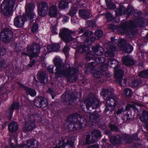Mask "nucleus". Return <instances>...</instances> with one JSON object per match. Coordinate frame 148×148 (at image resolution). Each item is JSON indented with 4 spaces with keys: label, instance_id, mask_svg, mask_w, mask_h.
<instances>
[{
    "label": "nucleus",
    "instance_id": "obj_1",
    "mask_svg": "<svg viewBox=\"0 0 148 148\" xmlns=\"http://www.w3.org/2000/svg\"><path fill=\"white\" fill-rule=\"evenodd\" d=\"M34 6L32 3H29L25 8V14L22 15H18L14 19V24L15 26L18 28L22 27L27 20H29L30 23L35 20L36 15L34 10Z\"/></svg>",
    "mask_w": 148,
    "mask_h": 148
},
{
    "label": "nucleus",
    "instance_id": "obj_2",
    "mask_svg": "<svg viewBox=\"0 0 148 148\" xmlns=\"http://www.w3.org/2000/svg\"><path fill=\"white\" fill-rule=\"evenodd\" d=\"M82 116L77 113H73L67 118L66 123V127L68 131H74L78 129H81L83 122Z\"/></svg>",
    "mask_w": 148,
    "mask_h": 148
},
{
    "label": "nucleus",
    "instance_id": "obj_3",
    "mask_svg": "<svg viewBox=\"0 0 148 148\" xmlns=\"http://www.w3.org/2000/svg\"><path fill=\"white\" fill-rule=\"evenodd\" d=\"M16 0H3L1 5L2 14L4 16H9L13 15Z\"/></svg>",
    "mask_w": 148,
    "mask_h": 148
},
{
    "label": "nucleus",
    "instance_id": "obj_4",
    "mask_svg": "<svg viewBox=\"0 0 148 148\" xmlns=\"http://www.w3.org/2000/svg\"><path fill=\"white\" fill-rule=\"evenodd\" d=\"M87 109L88 110L90 107L93 109L98 108L100 106V100L97 98L93 94L90 93L88 95L87 98L84 101Z\"/></svg>",
    "mask_w": 148,
    "mask_h": 148
},
{
    "label": "nucleus",
    "instance_id": "obj_5",
    "mask_svg": "<svg viewBox=\"0 0 148 148\" xmlns=\"http://www.w3.org/2000/svg\"><path fill=\"white\" fill-rule=\"evenodd\" d=\"M130 21H132V25H129L127 27L128 29V36L130 38H134L137 33V31L135 29L136 28L138 27L139 25L142 26L144 23L145 21L142 19L140 18L138 19L137 21L131 20L127 21V22H130Z\"/></svg>",
    "mask_w": 148,
    "mask_h": 148
},
{
    "label": "nucleus",
    "instance_id": "obj_6",
    "mask_svg": "<svg viewBox=\"0 0 148 148\" xmlns=\"http://www.w3.org/2000/svg\"><path fill=\"white\" fill-rule=\"evenodd\" d=\"M118 98L116 96L112 95L107 99L106 102L104 112L106 114L108 111L110 113L114 110L118 101Z\"/></svg>",
    "mask_w": 148,
    "mask_h": 148
},
{
    "label": "nucleus",
    "instance_id": "obj_7",
    "mask_svg": "<svg viewBox=\"0 0 148 148\" xmlns=\"http://www.w3.org/2000/svg\"><path fill=\"white\" fill-rule=\"evenodd\" d=\"M132 21H130L129 22L127 21H125L124 22L122 23L119 25H116L114 24H110L108 27V29L112 31L115 30H120L122 31L123 33H125L128 36V29L127 27L129 25H132Z\"/></svg>",
    "mask_w": 148,
    "mask_h": 148
},
{
    "label": "nucleus",
    "instance_id": "obj_8",
    "mask_svg": "<svg viewBox=\"0 0 148 148\" xmlns=\"http://www.w3.org/2000/svg\"><path fill=\"white\" fill-rule=\"evenodd\" d=\"M55 66L56 68L55 69L56 72L55 75L57 78L63 76L65 71L62 60L61 59L55 58L53 60Z\"/></svg>",
    "mask_w": 148,
    "mask_h": 148
},
{
    "label": "nucleus",
    "instance_id": "obj_9",
    "mask_svg": "<svg viewBox=\"0 0 148 148\" xmlns=\"http://www.w3.org/2000/svg\"><path fill=\"white\" fill-rule=\"evenodd\" d=\"M116 15L117 16H121L123 14H127L128 17L130 15H135L136 11L134 8L131 6H128L127 8L123 10V7L121 6L115 11Z\"/></svg>",
    "mask_w": 148,
    "mask_h": 148
},
{
    "label": "nucleus",
    "instance_id": "obj_10",
    "mask_svg": "<svg viewBox=\"0 0 148 148\" xmlns=\"http://www.w3.org/2000/svg\"><path fill=\"white\" fill-rule=\"evenodd\" d=\"M72 33L71 31L67 28H64L60 31L59 36L62 40L66 43H69L72 40Z\"/></svg>",
    "mask_w": 148,
    "mask_h": 148
},
{
    "label": "nucleus",
    "instance_id": "obj_11",
    "mask_svg": "<svg viewBox=\"0 0 148 148\" xmlns=\"http://www.w3.org/2000/svg\"><path fill=\"white\" fill-rule=\"evenodd\" d=\"M118 46L121 50L126 53H131L134 49L133 46L130 44L127 43L126 40L123 39L119 40Z\"/></svg>",
    "mask_w": 148,
    "mask_h": 148
},
{
    "label": "nucleus",
    "instance_id": "obj_12",
    "mask_svg": "<svg viewBox=\"0 0 148 148\" xmlns=\"http://www.w3.org/2000/svg\"><path fill=\"white\" fill-rule=\"evenodd\" d=\"M89 47L85 44L80 45L78 50V52L80 53L86 52L85 56V58L86 60L90 61L94 57L95 55L92 53L91 51H89Z\"/></svg>",
    "mask_w": 148,
    "mask_h": 148
},
{
    "label": "nucleus",
    "instance_id": "obj_13",
    "mask_svg": "<svg viewBox=\"0 0 148 148\" xmlns=\"http://www.w3.org/2000/svg\"><path fill=\"white\" fill-rule=\"evenodd\" d=\"M12 32L7 28L2 29L0 33V38L1 40L5 42H9L12 38Z\"/></svg>",
    "mask_w": 148,
    "mask_h": 148
},
{
    "label": "nucleus",
    "instance_id": "obj_14",
    "mask_svg": "<svg viewBox=\"0 0 148 148\" xmlns=\"http://www.w3.org/2000/svg\"><path fill=\"white\" fill-rule=\"evenodd\" d=\"M28 121L25 123V126L23 127L24 131L28 132L32 131L36 127L35 119L32 116H29L27 118Z\"/></svg>",
    "mask_w": 148,
    "mask_h": 148
},
{
    "label": "nucleus",
    "instance_id": "obj_15",
    "mask_svg": "<svg viewBox=\"0 0 148 148\" xmlns=\"http://www.w3.org/2000/svg\"><path fill=\"white\" fill-rule=\"evenodd\" d=\"M38 13L40 16H45L47 14L49 6L45 2H40L37 7Z\"/></svg>",
    "mask_w": 148,
    "mask_h": 148
},
{
    "label": "nucleus",
    "instance_id": "obj_16",
    "mask_svg": "<svg viewBox=\"0 0 148 148\" xmlns=\"http://www.w3.org/2000/svg\"><path fill=\"white\" fill-rule=\"evenodd\" d=\"M64 71L63 76L66 77L68 81L71 82L73 77L71 72H73V74H75L78 73V69L77 67L69 66L65 68Z\"/></svg>",
    "mask_w": 148,
    "mask_h": 148
},
{
    "label": "nucleus",
    "instance_id": "obj_17",
    "mask_svg": "<svg viewBox=\"0 0 148 148\" xmlns=\"http://www.w3.org/2000/svg\"><path fill=\"white\" fill-rule=\"evenodd\" d=\"M34 102L36 106L40 108H45L48 106V103L46 98L41 96L36 97Z\"/></svg>",
    "mask_w": 148,
    "mask_h": 148
},
{
    "label": "nucleus",
    "instance_id": "obj_18",
    "mask_svg": "<svg viewBox=\"0 0 148 148\" xmlns=\"http://www.w3.org/2000/svg\"><path fill=\"white\" fill-rule=\"evenodd\" d=\"M20 107V103L18 101H14L11 106L9 108L6 113L8 114V119L11 120L12 117L14 110H18Z\"/></svg>",
    "mask_w": 148,
    "mask_h": 148
},
{
    "label": "nucleus",
    "instance_id": "obj_19",
    "mask_svg": "<svg viewBox=\"0 0 148 148\" xmlns=\"http://www.w3.org/2000/svg\"><path fill=\"white\" fill-rule=\"evenodd\" d=\"M17 84L20 88L24 89L26 91L27 95H29L32 97H34L36 95V92L35 89L25 86L19 82H18Z\"/></svg>",
    "mask_w": 148,
    "mask_h": 148
},
{
    "label": "nucleus",
    "instance_id": "obj_20",
    "mask_svg": "<svg viewBox=\"0 0 148 148\" xmlns=\"http://www.w3.org/2000/svg\"><path fill=\"white\" fill-rule=\"evenodd\" d=\"M109 139L112 144L114 145H118L121 144L123 138L120 135L112 136L109 137Z\"/></svg>",
    "mask_w": 148,
    "mask_h": 148
},
{
    "label": "nucleus",
    "instance_id": "obj_21",
    "mask_svg": "<svg viewBox=\"0 0 148 148\" xmlns=\"http://www.w3.org/2000/svg\"><path fill=\"white\" fill-rule=\"evenodd\" d=\"M92 50L95 55L98 56H101L103 53V49L99 44H97L95 46L92 47Z\"/></svg>",
    "mask_w": 148,
    "mask_h": 148
},
{
    "label": "nucleus",
    "instance_id": "obj_22",
    "mask_svg": "<svg viewBox=\"0 0 148 148\" xmlns=\"http://www.w3.org/2000/svg\"><path fill=\"white\" fill-rule=\"evenodd\" d=\"M58 10L57 6L52 5L50 6L48 11V14L51 17L56 18L58 15Z\"/></svg>",
    "mask_w": 148,
    "mask_h": 148
},
{
    "label": "nucleus",
    "instance_id": "obj_23",
    "mask_svg": "<svg viewBox=\"0 0 148 148\" xmlns=\"http://www.w3.org/2000/svg\"><path fill=\"white\" fill-rule=\"evenodd\" d=\"M119 65H118L116 67H114V78L123 77L124 74V71L121 69H119Z\"/></svg>",
    "mask_w": 148,
    "mask_h": 148
},
{
    "label": "nucleus",
    "instance_id": "obj_24",
    "mask_svg": "<svg viewBox=\"0 0 148 148\" xmlns=\"http://www.w3.org/2000/svg\"><path fill=\"white\" fill-rule=\"evenodd\" d=\"M123 63L125 65L127 66H131L134 64L135 62L134 60L131 57L127 56L123 58Z\"/></svg>",
    "mask_w": 148,
    "mask_h": 148
},
{
    "label": "nucleus",
    "instance_id": "obj_25",
    "mask_svg": "<svg viewBox=\"0 0 148 148\" xmlns=\"http://www.w3.org/2000/svg\"><path fill=\"white\" fill-rule=\"evenodd\" d=\"M18 126L17 123L15 121H12L8 125L9 131L12 133L16 132L18 130Z\"/></svg>",
    "mask_w": 148,
    "mask_h": 148
},
{
    "label": "nucleus",
    "instance_id": "obj_26",
    "mask_svg": "<svg viewBox=\"0 0 148 148\" xmlns=\"http://www.w3.org/2000/svg\"><path fill=\"white\" fill-rule=\"evenodd\" d=\"M78 13L79 16L84 19L90 18V16L89 12L85 9H80Z\"/></svg>",
    "mask_w": 148,
    "mask_h": 148
},
{
    "label": "nucleus",
    "instance_id": "obj_27",
    "mask_svg": "<svg viewBox=\"0 0 148 148\" xmlns=\"http://www.w3.org/2000/svg\"><path fill=\"white\" fill-rule=\"evenodd\" d=\"M113 92L110 91L109 89H103L101 92V95L102 96L104 99L109 98L110 96L113 95Z\"/></svg>",
    "mask_w": 148,
    "mask_h": 148
},
{
    "label": "nucleus",
    "instance_id": "obj_28",
    "mask_svg": "<svg viewBox=\"0 0 148 148\" xmlns=\"http://www.w3.org/2000/svg\"><path fill=\"white\" fill-rule=\"evenodd\" d=\"M46 74L43 71H38V78L39 81L41 83H45V80L46 79Z\"/></svg>",
    "mask_w": 148,
    "mask_h": 148
},
{
    "label": "nucleus",
    "instance_id": "obj_29",
    "mask_svg": "<svg viewBox=\"0 0 148 148\" xmlns=\"http://www.w3.org/2000/svg\"><path fill=\"white\" fill-rule=\"evenodd\" d=\"M69 3L67 0H62L58 3V8L60 9H64L67 8Z\"/></svg>",
    "mask_w": 148,
    "mask_h": 148
},
{
    "label": "nucleus",
    "instance_id": "obj_30",
    "mask_svg": "<svg viewBox=\"0 0 148 148\" xmlns=\"http://www.w3.org/2000/svg\"><path fill=\"white\" fill-rule=\"evenodd\" d=\"M140 121L145 123L148 121V112L146 110H144L142 112V115L140 117Z\"/></svg>",
    "mask_w": 148,
    "mask_h": 148
},
{
    "label": "nucleus",
    "instance_id": "obj_31",
    "mask_svg": "<svg viewBox=\"0 0 148 148\" xmlns=\"http://www.w3.org/2000/svg\"><path fill=\"white\" fill-rule=\"evenodd\" d=\"M108 62L110 63L111 68H114V67H116L118 65H119V67L120 66L119 62L113 58H111L108 59Z\"/></svg>",
    "mask_w": 148,
    "mask_h": 148
},
{
    "label": "nucleus",
    "instance_id": "obj_32",
    "mask_svg": "<svg viewBox=\"0 0 148 148\" xmlns=\"http://www.w3.org/2000/svg\"><path fill=\"white\" fill-rule=\"evenodd\" d=\"M36 140L34 139H30L27 141L25 144L27 148H33L35 146Z\"/></svg>",
    "mask_w": 148,
    "mask_h": 148
},
{
    "label": "nucleus",
    "instance_id": "obj_33",
    "mask_svg": "<svg viewBox=\"0 0 148 148\" xmlns=\"http://www.w3.org/2000/svg\"><path fill=\"white\" fill-rule=\"evenodd\" d=\"M38 24L36 21L35 23L32 25L31 27V31L33 33H37L38 32Z\"/></svg>",
    "mask_w": 148,
    "mask_h": 148
},
{
    "label": "nucleus",
    "instance_id": "obj_34",
    "mask_svg": "<svg viewBox=\"0 0 148 148\" xmlns=\"http://www.w3.org/2000/svg\"><path fill=\"white\" fill-rule=\"evenodd\" d=\"M103 75V72L100 69L96 70L93 74V77L97 79L100 78Z\"/></svg>",
    "mask_w": 148,
    "mask_h": 148
},
{
    "label": "nucleus",
    "instance_id": "obj_35",
    "mask_svg": "<svg viewBox=\"0 0 148 148\" xmlns=\"http://www.w3.org/2000/svg\"><path fill=\"white\" fill-rule=\"evenodd\" d=\"M90 137L91 135L89 134L86 135L85 140L83 143V145H88L94 143L90 140Z\"/></svg>",
    "mask_w": 148,
    "mask_h": 148
},
{
    "label": "nucleus",
    "instance_id": "obj_36",
    "mask_svg": "<svg viewBox=\"0 0 148 148\" xmlns=\"http://www.w3.org/2000/svg\"><path fill=\"white\" fill-rule=\"evenodd\" d=\"M89 117L91 121H95L99 117V115L98 113H94L90 115Z\"/></svg>",
    "mask_w": 148,
    "mask_h": 148
},
{
    "label": "nucleus",
    "instance_id": "obj_37",
    "mask_svg": "<svg viewBox=\"0 0 148 148\" xmlns=\"http://www.w3.org/2000/svg\"><path fill=\"white\" fill-rule=\"evenodd\" d=\"M123 92L125 95L128 97H132V90L130 88H125L123 90Z\"/></svg>",
    "mask_w": 148,
    "mask_h": 148
},
{
    "label": "nucleus",
    "instance_id": "obj_38",
    "mask_svg": "<svg viewBox=\"0 0 148 148\" xmlns=\"http://www.w3.org/2000/svg\"><path fill=\"white\" fill-rule=\"evenodd\" d=\"M77 10L76 8L74 7L71 9L68 12V15L71 17V20L73 19V16H74L77 12Z\"/></svg>",
    "mask_w": 148,
    "mask_h": 148
},
{
    "label": "nucleus",
    "instance_id": "obj_39",
    "mask_svg": "<svg viewBox=\"0 0 148 148\" xmlns=\"http://www.w3.org/2000/svg\"><path fill=\"white\" fill-rule=\"evenodd\" d=\"M138 76L142 78H148V70H144L141 71L139 73Z\"/></svg>",
    "mask_w": 148,
    "mask_h": 148
},
{
    "label": "nucleus",
    "instance_id": "obj_40",
    "mask_svg": "<svg viewBox=\"0 0 148 148\" xmlns=\"http://www.w3.org/2000/svg\"><path fill=\"white\" fill-rule=\"evenodd\" d=\"M60 46L59 44H52L51 46V48L52 51H58L59 50Z\"/></svg>",
    "mask_w": 148,
    "mask_h": 148
},
{
    "label": "nucleus",
    "instance_id": "obj_41",
    "mask_svg": "<svg viewBox=\"0 0 148 148\" xmlns=\"http://www.w3.org/2000/svg\"><path fill=\"white\" fill-rule=\"evenodd\" d=\"M103 32L100 29H97L96 30L95 33V35L97 39H99L102 36Z\"/></svg>",
    "mask_w": 148,
    "mask_h": 148
},
{
    "label": "nucleus",
    "instance_id": "obj_42",
    "mask_svg": "<svg viewBox=\"0 0 148 148\" xmlns=\"http://www.w3.org/2000/svg\"><path fill=\"white\" fill-rule=\"evenodd\" d=\"M69 49L70 47L69 46H65L62 50V52L65 54L66 58L69 56Z\"/></svg>",
    "mask_w": 148,
    "mask_h": 148
},
{
    "label": "nucleus",
    "instance_id": "obj_43",
    "mask_svg": "<svg viewBox=\"0 0 148 148\" xmlns=\"http://www.w3.org/2000/svg\"><path fill=\"white\" fill-rule=\"evenodd\" d=\"M68 97L67 101H75L76 99L77 96L75 95H72L69 94L68 96ZM70 102H69L68 104H70Z\"/></svg>",
    "mask_w": 148,
    "mask_h": 148
},
{
    "label": "nucleus",
    "instance_id": "obj_44",
    "mask_svg": "<svg viewBox=\"0 0 148 148\" xmlns=\"http://www.w3.org/2000/svg\"><path fill=\"white\" fill-rule=\"evenodd\" d=\"M108 8L111 9H114L116 8V5L112 1H110L106 3Z\"/></svg>",
    "mask_w": 148,
    "mask_h": 148
},
{
    "label": "nucleus",
    "instance_id": "obj_45",
    "mask_svg": "<svg viewBox=\"0 0 148 148\" xmlns=\"http://www.w3.org/2000/svg\"><path fill=\"white\" fill-rule=\"evenodd\" d=\"M108 67V65L106 63H103L99 67L100 69L103 73L107 70Z\"/></svg>",
    "mask_w": 148,
    "mask_h": 148
},
{
    "label": "nucleus",
    "instance_id": "obj_46",
    "mask_svg": "<svg viewBox=\"0 0 148 148\" xmlns=\"http://www.w3.org/2000/svg\"><path fill=\"white\" fill-rule=\"evenodd\" d=\"M132 84L134 87H136L141 84V81L138 79H135L132 82Z\"/></svg>",
    "mask_w": 148,
    "mask_h": 148
},
{
    "label": "nucleus",
    "instance_id": "obj_47",
    "mask_svg": "<svg viewBox=\"0 0 148 148\" xmlns=\"http://www.w3.org/2000/svg\"><path fill=\"white\" fill-rule=\"evenodd\" d=\"M69 94L67 92H64L61 96V98L64 102H67L68 98V96Z\"/></svg>",
    "mask_w": 148,
    "mask_h": 148
},
{
    "label": "nucleus",
    "instance_id": "obj_48",
    "mask_svg": "<svg viewBox=\"0 0 148 148\" xmlns=\"http://www.w3.org/2000/svg\"><path fill=\"white\" fill-rule=\"evenodd\" d=\"M94 134V136L97 138H100L101 136V132L99 130H93Z\"/></svg>",
    "mask_w": 148,
    "mask_h": 148
},
{
    "label": "nucleus",
    "instance_id": "obj_49",
    "mask_svg": "<svg viewBox=\"0 0 148 148\" xmlns=\"http://www.w3.org/2000/svg\"><path fill=\"white\" fill-rule=\"evenodd\" d=\"M97 62H98V63L100 64L105 63L104 62L105 61L106 59L103 57H98L96 59Z\"/></svg>",
    "mask_w": 148,
    "mask_h": 148
},
{
    "label": "nucleus",
    "instance_id": "obj_50",
    "mask_svg": "<svg viewBox=\"0 0 148 148\" xmlns=\"http://www.w3.org/2000/svg\"><path fill=\"white\" fill-rule=\"evenodd\" d=\"M27 51L29 54L34 51V48L33 45H31L29 46H27Z\"/></svg>",
    "mask_w": 148,
    "mask_h": 148
},
{
    "label": "nucleus",
    "instance_id": "obj_51",
    "mask_svg": "<svg viewBox=\"0 0 148 148\" xmlns=\"http://www.w3.org/2000/svg\"><path fill=\"white\" fill-rule=\"evenodd\" d=\"M123 139L125 141V143H129L132 140L131 137L127 135L124 136Z\"/></svg>",
    "mask_w": 148,
    "mask_h": 148
},
{
    "label": "nucleus",
    "instance_id": "obj_52",
    "mask_svg": "<svg viewBox=\"0 0 148 148\" xmlns=\"http://www.w3.org/2000/svg\"><path fill=\"white\" fill-rule=\"evenodd\" d=\"M36 64V60L35 59L30 58V61L29 64L27 66H29L30 68L32 67L33 65Z\"/></svg>",
    "mask_w": 148,
    "mask_h": 148
},
{
    "label": "nucleus",
    "instance_id": "obj_53",
    "mask_svg": "<svg viewBox=\"0 0 148 148\" xmlns=\"http://www.w3.org/2000/svg\"><path fill=\"white\" fill-rule=\"evenodd\" d=\"M111 131H113L117 132L118 130V128L117 126L114 124H110L109 126Z\"/></svg>",
    "mask_w": 148,
    "mask_h": 148
},
{
    "label": "nucleus",
    "instance_id": "obj_54",
    "mask_svg": "<svg viewBox=\"0 0 148 148\" xmlns=\"http://www.w3.org/2000/svg\"><path fill=\"white\" fill-rule=\"evenodd\" d=\"M123 112H124V109L122 107L120 108H119L117 111L116 110H114V115H119Z\"/></svg>",
    "mask_w": 148,
    "mask_h": 148
},
{
    "label": "nucleus",
    "instance_id": "obj_55",
    "mask_svg": "<svg viewBox=\"0 0 148 148\" xmlns=\"http://www.w3.org/2000/svg\"><path fill=\"white\" fill-rule=\"evenodd\" d=\"M38 56V54L37 53H35L34 51L29 54V56L30 58L33 59L34 58H37Z\"/></svg>",
    "mask_w": 148,
    "mask_h": 148
},
{
    "label": "nucleus",
    "instance_id": "obj_56",
    "mask_svg": "<svg viewBox=\"0 0 148 148\" xmlns=\"http://www.w3.org/2000/svg\"><path fill=\"white\" fill-rule=\"evenodd\" d=\"M112 15L110 12H108L105 14V17L107 21H109L112 18Z\"/></svg>",
    "mask_w": 148,
    "mask_h": 148
},
{
    "label": "nucleus",
    "instance_id": "obj_57",
    "mask_svg": "<svg viewBox=\"0 0 148 148\" xmlns=\"http://www.w3.org/2000/svg\"><path fill=\"white\" fill-rule=\"evenodd\" d=\"M94 63V62H91L90 63H89L85 66V68L86 70L85 71V72H87V71H88V70L90 69V67L93 65Z\"/></svg>",
    "mask_w": 148,
    "mask_h": 148
},
{
    "label": "nucleus",
    "instance_id": "obj_58",
    "mask_svg": "<svg viewBox=\"0 0 148 148\" xmlns=\"http://www.w3.org/2000/svg\"><path fill=\"white\" fill-rule=\"evenodd\" d=\"M93 34V32L89 30L85 31L84 33V35L86 37H87L91 36Z\"/></svg>",
    "mask_w": 148,
    "mask_h": 148
},
{
    "label": "nucleus",
    "instance_id": "obj_59",
    "mask_svg": "<svg viewBox=\"0 0 148 148\" xmlns=\"http://www.w3.org/2000/svg\"><path fill=\"white\" fill-rule=\"evenodd\" d=\"M138 134L137 133H135L134 135L131 137V140H138L140 138L138 137Z\"/></svg>",
    "mask_w": 148,
    "mask_h": 148
},
{
    "label": "nucleus",
    "instance_id": "obj_60",
    "mask_svg": "<svg viewBox=\"0 0 148 148\" xmlns=\"http://www.w3.org/2000/svg\"><path fill=\"white\" fill-rule=\"evenodd\" d=\"M51 32L53 35H57L58 34V29L55 26L52 27Z\"/></svg>",
    "mask_w": 148,
    "mask_h": 148
},
{
    "label": "nucleus",
    "instance_id": "obj_61",
    "mask_svg": "<svg viewBox=\"0 0 148 148\" xmlns=\"http://www.w3.org/2000/svg\"><path fill=\"white\" fill-rule=\"evenodd\" d=\"M116 80V82L121 86H122V82L123 77L114 78Z\"/></svg>",
    "mask_w": 148,
    "mask_h": 148
},
{
    "label": "nucleus",
    "instance_id": "obj_62",
    "mask_svg": "<svg viewBox=\"0 0 148 148\" xmlns=\"http://www.w3.org/2000/svg\"><path fill=\"white\" fill-rule=\"evenodd\" d=\"M89 26L92 27H95L96 23L95 21H93L92 20L89 21L88 22Z\"/></svg>",
    "mask_w": 148,
    "mask_h": 148
},
{
    "label": "nucleus",
    "instance_id": "obj_63",
    "mask_svg": "<svg viewBox=\"0 0 148 148\" xmlns=\"http://www.w3.org/2000/svg\"><path fill=\"white\" fill-rule=\"evenodd\" d=\"M67 145H69L70 147H72L74 146V142L72 140H68L67 141Z\"/></svg>",
    "mask_w": 148,
    "mask_h": 148
},
{
    "label": "nucleus",
    "instance_id": "obj_64",
    "mask_svg": "<svg viewBox=\"0 0 148 148\" xmlns=\"http://www.w3.org/2000/svg\"><path fill=\"white\" fill-rule=\"evenodd\" d=\"M95 40L96 37H95L94 36H91L88 38L87 40V42L90 41L92 43L95 41Z\"/></svg>",
    "mask_w": 148,
    "mask_h": 148
}]
</instances>
